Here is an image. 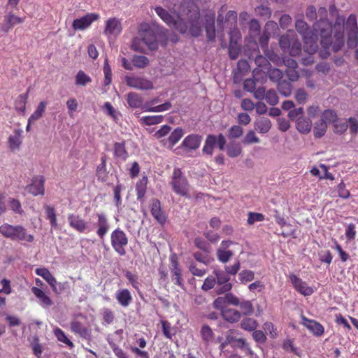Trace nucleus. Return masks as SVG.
<instances>
[{"label": "nucleus", "mask_w": 358, "mask_h": 358, "mask_svg": "<svg viewBox=\"0 0 358 358\" xmlns=\"http://www.w3.org/2000/svg\"><path fill=\"white\" fill-rule=\"evenodd\" d=\"M155 11L164 23L178 31L182 34L189 33L192 37L197 38L201 36L202 28L204 27L206 34L209 41L215 40L216 32L214 22L215 17L213 14H206L204 19L201 18V10L194 1L184 0L180 5V10L176 16L163 8H155Z\"/></svg>", "instance_id": "1"}, {"label": "nucleus", "mask_w": 358, "mask_h": 358, "mask_svg": "<svg viewBox=\"0 0 358 358\" xmlns=\"http://www.w3.org/2000/svg\"><path fill=\"white\" fill-rule=\"evenodd\" d=\"M315 31L321 38V45L326 56L330 55L329 48L332 47L334 52L339 51L344 45V31H338L331 36L333 27L327 19H322L314 24Z\"/></svg>", "instance_id": "2"}, {"label": "nucleus", "mask_w": 358, "mask_h": 358, "mask_svg": "<svg viewBox=\"0 0 358 358\" xmlns=\"http://www.w3.org/2000/svg\"><path fill=\"white\" fill-rule=\"evenodd\" d=\"M0 234L14 241L32 243L34 241V236L28 234L25 227L21 225L4 223L0 226Z\"/></svg>", "instance_id": "3"}, {"label": "nucleus", "mask_w": 358, "mask_h": 358, "mask_svg": "<svg viewBox=\"0 0 358 358\" xmlns=\"http://www.w3.org/2000/svg\"><path fill=\"white\" fill-rule=\"evenodd\" d=\"M296 29L303 36V43L306 45L307 49L312 52L318 50L316 38L319 36L313 27V31L309 29L308 25L303 20H296Z\"/></svg>", "instance_id": "4"}, {"label": "nucleus", "mask_w": 358, "mask_h": 358, "mask_svg": "<svg viewBox=\"0 0 358 358\" xmlns=\"http://www.w3.org/2000/svg\"><path fill=\"white\" fill-rule=\"evenodd\" d=\"M171 186L173 192L176 194L182 196L186 198H189L188 194L189 190V185L185 176H183L182 172L179 168H175L173 171Z\"/></svg>", "instance_id": "5"}, {"label": "nucleus", "mask_w": 358, "mask_h": 358, "mask_svg": "<svg viewBox=\"0 0 358 358\" xmlns=\"http://www.w3.org/2000/svg\"><path fill=\"white\" fill-rule=\"evenodd\" d=\"M67 222L70 227L80 234H89L95 229V223L85 221L79 215L69 214L67 215Z\"/></svg>", "instance_id": "6"}, {"label": "nucleus", "mask_w": 358, "mask_h": 358, "mask_svg": "<svg viewBox=\"0 0 358 358\" xmlns=\"http://www.w3.org/2000/svg\"><path fill=\"white\" fill-rule=\"evenodd\" d=\"M110 245L117 255L120 256L125 255V246L128 245V238L123 230L117 228L110 233Z\"/></svg>", "instance_id": "7"}, {"label": "nucleus", "mask_w": 358, "mask_h": 358, "mask_svg": "<svg viewBox=\"0 0 358 358\" xmlns=\"http://www.w3.org/2000/svg\"><path fill=\"white\" fill-rule=\"evenodd\" d=\"M348 34L347 44L349 48H354L357 45V17L355 14H350L345 20L344 28Z\"/></svg>", "instance_id": "8"}, {"label": "nucleus", "mask_w": 358, "mask_h": 358, "mask_svg": "<svg viewBox=\"0 0 358 358\" xmlns=\"http://www.w3.org/2000/svg\"><path fill=\"white\" fill-rule=\"evenodd\" d=\"M227 141L222 134L218 136L210 134L206 138L204 146L202 148V153L213 155V148L218 146L219 150H224Z\"/></svg>", "instance_id": "9"}, {"label": "nucleus", "mask_w": 358, "mask_h": 358, "mask_svg": "<svg viewBox=\"0 0 358 358\" xmlns=\"http://www.w3.org/2000/svg\"><path fill=\"white\" fill-rule=\"evenodd\" d=\"M142 38L139 39L138 38H134L132 41L131 48L132 50L135 51L141 52V50L138 47V43L140 41H142L143 43L146 45L150 50H157L158 47L157 36L152 31H145L141 34Z\"/></svg>", "instance_id": "10"}, {"label": "nucleus", "mask_w": 358, "mask_h": 358, "mask_svg": "<svg viewBox=\"0 0 358 358\" xmlns=\"http://www.w3.org/2000/svg\"><path fill=\"white\" fill-rule=\"evenodd\" d=\"M215 280L217 285L215 292L217 294H222L231 290L232 285L230 281V274H228L222 270H215Z\"/></svg>", "instance_id": "11"}, {"label": "nucleus", "mask_w": 358, "mask_h": 358, "mask_svg": "<svg viewBox=\"0 0 358 358\" xmlns=\"http://www.w3.org/2000/svg\"><path fill=\"white\" fill-rule=\"evenodd\" d=\"M125 80H127V85L131 88L139 90H149L153 89V83L143 77L127 76Z\"/></svg>", "instance_id": "12"}, {"label": "nucleus", "mask_w": 358, "mask_h": 358, "mask_svg": "<svg viewBox=\"0 0 358 358\" xmlns=\"http://www.w3.org/2000/svg\"><path fill=\"white\" fill-rule=\"evenodd\" d=\"M171 280L173 284L180 286L182 289H184L182 275L181 274L179 262L176 254H173L171 256Z\"/></svg>", "instance_id": "13"}, {"label": "nucleus", "mask_w": 358, "mask_h": 358, "mask_svg": "<svg viewBox=\"0 0 358 358\" xmlns=\"http://www.w3.org/2000/svg\"><path fill=\"white\" fill-rule=\"evenodd\" d=\"M289 281L292 282L293 287L297 291L298 293L303 296H311L314 293V289L308 286V284L303 281L296 274H289Z\"/></svg>", "instance_id": "14"}, {"label": "nucleus", "mask_w": 358, "mask_h": 358, "mask_svg": "<svg viewBox=\"0 0 358 358\" xmlns=\"http://www.w3.org/2000/svg\"><path fill=\"white\" fill-rule=\"evenodd\" d=\"M96 223L95 224V227H98L96 234L101 240H103L110 229L109 221H108V218L103 213H96Z\"/></svg>", "instance_id": "15"}, {"label": "nucleus", "mask_w": 358, "mask_h": 358, "mask_svg": "<svg viewBox=\"0 0 358 358\" xmlns=\"http://www.w3.org/2000/svg\"><path fill=\"white\" fill-rule=\"evenodd\" d=\"M99 17V14L87 13L84 17L73 20L72 24L73 29L74 30H84L90 26L92 22L98 20Z\"/></svg>", "instance_id": "16"}, {"label": "nucleus", "mask_w": 358, "mask_h": 358, "mask_svg": "<svg viewBox=\"0 0 358 358\" xmlns=\"http://www.w3.org/2000/svg\"><path fill=\"white\" fill-rule=\"evenodd\" d=\"M25 189L29 194L37 196L44 195V178L43 176H35L31 183L26 186Z\"/></svg>", "instance_id": "17"}, {"label": "nucleus", "mask_w": 358, "mask_h": 358, "mask_svg": "<svg viewBox=\"0 0 358 358\" xmlns=\"http://www.w3.org/2000/svg\"><path fill=\"white\" fill-rule=\"evenodd\" d=\"M240 333L238 331L231 329L227 331L226 334V341L222 343L220 345V349L223 350L224 346L227 344L235 343L238 348L244 347L246 344L244 338H240Z\"/></svg>", "instance_id": "18"}, {"label": "nucleus", "mask_w": 358, "mask_h": 358, "mask_svg": "<svg viewBox=\"0 0 358 358\" xmlns=\"http://www.w3.org/2000/svg\"><path fill=\"white\" fill-rule=\"evenodd\" d=\"M202 137L198 134H190L184 138L180 148L186 150L187 152L195 150L199 148Z\"/></svg>", "instance_id": "19"}, {"label": "nucleus", "mask_w": 358, "mask_h": 358, "mask_svg": "<svg viewBox=\"0 0 358 358\" xmlns=\"http://www.w3.org/2000/svg\"><path fill=\"white\" fill-rule=\"evenodd\" d=\"M122 31V25L120 20L112 17L106 20V28L103 30V34L110 37L112 36H116L120 34Z\"/></svg>", "instance_id": "20"}, {"label": "nucleus", "mask_w": 358, "mask_h": 358, "mask_svg": "<svg viewBox=\"0 0 358 358\" xmlns=\"http://www.w3.org/2000/svg\"><path fill=\"white\" fill-rule=\"evenodd\" d=\"M150 213L154 219L161 224H165L166 217L162 211L161 202L157 199H153L150 203Z\"/></svg>", "instance_id": "21"}, {"label": "nucleus", "mask_w": 358, "mask_h": 358, "mask_svg": "<svg viewBox=\"0 0 358 358\" xmlns=\"http://www.w3.org/2000/svg\"><path fill=\"white\" fill-rule=\"evenodd\" d=\"M127 101L129 107L133 109H147V105H143V99L141 95L134 92H129L127 95Z\"/></svg>", "instance_id": "22"}, {"label": "nucleus", "mask_w": 358, "mask_h": 358, "mask_svg": "<svg viewBox=\"0 0 358 358\" xmlns=\"http://www.w3.org/2000/svg\"><path fill=\"white\" fill-rule=\"evenodd\" d=\"M269 40V34L267 31H264L262 34H261L259 37V45L261 48H262L264 53H266V57L270 59L271 62H275L278 59V56L277 54L270 52L268 50V43Z\"/></svg>", "instance_id": "23"}, {"label": "nucleus", "mask_w": 358, "mask_h": 358, "mask_svg": "<svg viewBox=\"0 0 358 358\" xmlns=\"http://www.w3.org/2000/svg\"><path fill=\"white\" fill-rule=\"evenodd\" d=\"M303 325L306 327L309 331L312 332L316 336H320L324 333V327L319 322L313 320H309L303 316Z\"/></svg>", "instance_id": "24"}, {"label": "nucleus", "mask_w": 358, "mask_h": 358, "mask_svg": "<svg viewBox=\"0 0 358 358\" xmlns=\"http://www.w3.org/2000/svg\"><path fill=\"white\" fill-rule=\"evenodd\" d=\"M115 296H116L118 304L123 308H127L132 301V296L128 289H123L117 291Z\"/></svg>", "instance_id": "25"}, {"label": "nucleus", "mask_w": 358, "mask_h": 358, "mask_svg": "<svg viewBox=\"0 0 358 358\" xmlns=\"http://www.w3.org/2000/svg\"><path fill=\"white\" fill-rule=\"evenodd\" d=\"M113 155L114 157L122 162L127 159L129 154L125 148V142H116L113 144Z\"/></svg>", "instance_id": "26"}, {"label": "nucleus", "mask_w": 358, "mask_h": 358, "mask_svg": "<svg viewBox=\"0 0 358 358\" xmlns=\"http://www.w3.org/2000/svg\"><path fill=\"white\" fill-rule=\"evenodd\" d=\"M32 293L39 299L40 305L44 308H48L52 304L51 299L43 291L42 289L37 287L31 288Z\"/></svg>", "instance_id": "27"}, {"label": "nucleus", "mask_w": 358, "mask_h": 358, "mask_svg": "<svg viewBox=\"0 0 358 358\" xmlns=\"http://www.w3.org/2000/svg\"><path fill=\"white\" fill-rule=\"evenodd\" d=\"M70 327H71V330L73 332L80 335V337L85 338V340H88L90 338H91V331L85 327V326L83 325L80 322L74 321L71 322Z\"/></svg>", "instance_id": "28"}, {"label": "nucleus", "mask_w": 358, "mask_h": 358, "mask_svg": "<svg viewBox=\"0 0 358 358\" xmlns=\"http://www.w3.org/2000/svg\"><path fill=\"white\" fill-rule=\"evenodd\" d=\"M4 20H6V24L3 26L2 30L3 31L8 32L14 25L22 23L24 20L10 13L4 16Z\"/></svg>", "instance_id": "29"}, {"label": "nucleus", "mask_w": 358, "mask_h": 358, "mask_svg": "<svg viewBox=\"0 0 358 358\" xmlns=\"http://www.w3.org/2000/svg\"><path fill=\"white\" fill-rule=\"evenodd\" d=\"M241 313L234 309L226 308L221 310V316L227 322L234 323L238 321L241 318Z\"/></svg>", "instance_id": "30"}, {"label": "nucleus", "mask_w": 358, "mask_h": 358, "mask_svg": "<svg viewBox=\"0 0 358 358\" xmlns=\"http://www.w3.org/2000/svg\"><path fill=\"white\" fill-rule=\"evenodd\" d=\"M296 122V129L303 134H308L311 130L312 122L308 117H299Z\"/></svg>", "instance_id": "31"}, {"label": "nucleus", "mask_w": 358, "mask_h": 358, "mask_svg": "<svg viewBox=\"0 0 358 358\" xmlns=\"http://www.w3.org/2000/svg\"><path fill=\"white\" fill-rule=\"evenodd\" d=\"M268 59L269 60L268 57L261 55H257L255 57V64L257 68L253 71V73L256 74L259 71L265 72L266 70H268L271 66Z\"/></svg>", "instance_id": "32"}, {"label": "nucleus", "mask_w": 358, "mask_h": 358, "mask_svg": "<svg viewBox=\"0 0 358 358\" xmlns=\"http://www.w3.org/2000/svg\"><path fill=\"white\" fill-rule=\"evenodd\" d=\"M292 85L289 81L281 80L278 83V90L280 95L289 97L292 92Z\"/></svg>", "instance_id": "33"}, {"label": "nucleus", "mask_w": 358, "mask_h": 358, "mask_svg": "<svg viewBox=\"0 0 358 358\" xmlns=\"http://www.w3.org/2000/svg\"><path fill=\"white\" fill-rule=\"evenodd\" d=\"M147 177L143 176V178L136 182V198H138V201H141L144 197L145 194L146 193L147 189Z\"/></svg>", "instance_id": "34"}, {"label": "nucleus", "mask_w": 358, "mask_h": 358, "mask_svg": "<svg viewBox=\"0 0 358 358\" xmlns=\"http://www.w3.org/2000/svg\"><path fill=\"white\" fill-rule=\"evenodd\" d=\"M184 135L183 129L178 127L171 131V135L168 138V143L170 146L173 147L177 144L180 139L182 138Z\"/></svg>", "instance_id": "35"}, {"label": "nucleus", "mask_w": 358, "mask_h": 358, "mask_svg": "<svg viewBox=\"0 0 358 358\" xmlns=\"http://www.w3.org/2000/svg\"><path fill=\"white\" fill-rule=\"evenodd\" d=\"M47 107L46 101H41L39 104L37 105L36 110L33 112L32 115L29 117V122H33L41 119L43 113L45 112V108Z\"/></svg>", "instance_id": "36"}, {"label": "nucleus", "mask_w": 358, "mask_h": 358, "mask_svg": "<svg viewBox=\"0 0 358 358\" xmlns=\"http://www.w3.org/2000/svg\"><path fill=\"white\" fill-rule=\"evenodd\" d=\"M45 214H46L47 219L50 220V224L52 228L56 229L57 226V219L55 214V207L51 206L48 204L44 205Z\"/></svg>", "instance_id": "37"}, {"label": "nucleus", "mask_w": 358, "mask_h": 358, "mask_svg": "<svg viewBox=\"0 0 358 358\" xmlns=\"http://www.w3.org/2000/svg\"><path fill=\"white\" fill-rule=\"evenodd\" d=\"M29 95V90L25 94H21L15 100V109L17 112L24 113L26 109V103L27 100V96Z\"/></svg>", "instance_id": "38"}, {"label": "nucleus", "mask_w": 358, "mask_h": 358, "mask_svg": "<svg viewBox=\"0 0 358 358\" xmlns=\"http://www.w3.org/2000/svg\"><path fill=\"white\" fill-rule=\"evenodd\" d=\"M271 122L267 117H262L256 121L255 128L260 133L266 134L271 129Z\"/></svg>", "instance_id": "39"}, {"label": "nucleus", "mask_w": 358, "mask_h": 358, "mask_svg": "<svg viewBox=\"0 0 358 358\" xmlns=\"http://www.w3.org/2000/svg\"><path fill=\"white\" fill-rule=\"evenodd\" d=\"M91 82V77L85 73L84 71L80 70L78 71L76 76V85L79 87H85V85Z\"/></svg>", "instance_id": "40"}, {"label": "nucleus", "mask_w": 358, "mask_h": 358, "mask_svg": "<svg viewBox=\"0 0 358 358\" xmlns=\"http://www.w3.org/2000/svg\"><path fill=\"white\" fill-rule=\"evenodd\" d=\"M319 121L326 124H333L338 121L336 113L332 109H327L322 114V118Z\"/></svg>", "instance_id": "41"}, {"label": "nucleus", "mask_w": 358, "mask_h": 358, "mask_svg": "<svg viewBox=\"0 0 358 358\" xmlns=\"http://www.w3.org/2000/svg\"><path fill=\"white\" fill-rule=\"evenodd\" d=\"M22 132L21 129L15 130L14 134L8 137V144H10V148L12 150L18 148L21 145Z\"/></svg>", "instance_id": "42"}, {"label": "nucleus", "mask_w": 358, "mask_h": 358, "mask_svg": "<svg viewBox=\"0 0 358 358\" xmlns=\"http://www.w3.org/2000/svg\"><path fill=\"white\" fill-rule=\"evenodd\" d=\"M36 274L43 277L50 285L55 284L56 279L53 275L51 274L50 271L48 268H40L36 269Z\"/></svg>", "instance_id": "43"}, {"label": "nucleus", "mask_w": 358, "mask_h": 358, "mask_svg": "<svg viewBox=\"0 0 358 358\" xmlns=\"http://www.w3.org/2000/svg\"><path fill=\"white\" fill-rule=\"evenodd\" d=\"M139 121L144 125H155L163 121V116L162 115L145 116L140 118Z\"/></svg>", "instance_id": "44"}, {"label": "nucleus", "mask_w": 358, "mask_h": 358, "mask_svg": "<svg viewBox=\"0 0 358 358\" xmlns=\"http://www.w3.org/2000/svg\"><path fill=\"white\" fill-rule=\"evenodd\" d=\"M241 327L246 331H254L257 327V322L253 318L245 317L241 320Z\"/></svg>", "instance_id": "45"}, {"label": "nucleus", "mask_w": 358, "mask_h": 358, "mask_svg": "<svg viewBox=\"0 0 358 358\" xmlns=\"http://www.w3.org/2000/svg\"><path fill=\"white\" fill-rule=\"evenodd\" d=\"M149 59L143 55H135L133 56L131 62L136 68L143 69L149 64Z\"/></svg>", "instance_id": "46"}, {"label": "nucleus", "mask_w": 358, "mask_h": 358, "mask_svg": "<svg viewBox=\"0 0 358 358\" xmlns=\"http://www.w3.org/2000/svg\"><path fill=\"white\" fill-rule=\"evenodd\" d=\"M217 259L220 261V262L222 264H227L228 261L231 259V257L234 255V253L231 250H227L224 249L219 248L216 252Z\"/></svg>", "instance_id": "47"}, {"label": "nucleus", "mask_w": 358, "mask_h": 358, "mask_svg": "<svg viewBox=\"0 0 358 358\" xmlns=\"http://www.w3.org/2000/svg\"><path fill=\"white\" fill-rule=\"evenodd\" d=\"M96 176H98L99 180H105L106 178V156L103 155L101 157V164L96 166Z\"/></svg>", "instance_id": "48"}, {"label": "nucleus", "mask_w": 358, "mask_h": 358, "mask_svg": "<svg viewBox=\"0 0 358 358\" xmlns=\"http://www.w3.org/2000/svg\"><path fill=\"white\" fill-rule=\"evenodd\" d=\"M201 335L202 341H203L206 343H209L213 341V332L212 329L208 324H204L202 326L201 329Z\"/></svg>", "instance_id": "49"}, {"label": "nucleus", "mask_w": 358, "mask_h": 358, "mask_svg": "<svg viewBox=\"0 0 358 358\" xmlns=\"http://www.w3.org/2000/svg\"><path fill=\"white\" fill-rule=\"evenodd\" d=\"M255 279V273L253 271L248 269L243 270L238 273V280L241 284H246L249 282L253 281Z\"/></svg>", "instance_id": "50"}, {"label": "nucleus", "mask_w": 358, "mask_h": 358, "mask_svg": "<svg viewBox=\"0 0 358 358\" xmlns=\"http://www.w3.org/2000/svg\"><path fill=\"white\" fill-rule=\"evenodd\" d=\"M238 306L241 308L243 315L249 316L253 313V306L250 301L242 300Z\"/></svg>", "instance_id": "51"}, {"label": "nucleus", "mask_w": 358, "mask_h": 358, "mask_svg": "<svg viewBox=\"0 0 358 358\" xmlns=\"http://www.w3.org/2000/svg\"><path fill=\"white\" fill-rule=\"evenodd\" d=\"M241 151V147L235 143H230L227 146V153L230 157L234 158L238 157Z\"/></svg>", "instance_id": "52"}, {"label": "nucleus", "mask_w": 358, "mask_h": 358, "mask_svg": "<svg viewBox=\"0 0 358 358\" xmlns=\"http://www.w3.org/2000/svg\"><path fill=\"white\" fill-rule=\"evenodd\" d=\"M282 349L285 352H290L295 354L298 357L301 356V350L300 348L294 346L292 340H286L282 343Z\"/></svg>", "instance_id": "53"}, {"label": "nucleus", "mask_w": 358, "mask_h": 358, "mask_svg": "<svg viewBox=\"0 0 358 358\" xmlns=\"http://www.w3.org/2000/svg\"><path fill=\"white\" fill-rule=\"evenodd\" d=\"M327 123L318 121L315 123L314 127V135L315 138H320L325 134L327 131Z\"/></svg>", "instance_id": "54"}, {"label": "nucleus", "mask_w": 358, "mask_h": 358, "mask_svg": "<svg viewBox=\"0 0 358 358\" xmlns=\"http://www.w3.org/2000/svg\"><path fill=\"white\" fill-rule=\"evenodd\" d=\"M266 71H267L268 73V78L271 79V81H273V82H279V81H281L282 80V71L278 69H271V68H268V70H266Z\"/></svg>", "instance_id": "55"}, {"label": "nucleus", "mask_w": 358, "mask_h": 358, "mask_svg": "<svg viewBox=\"0 0 358 358\" xmlns=\"http://www.w3.org/2000/svg\"><path fill=\"white\" fill-rule=\"evenodd\" d=\"M110 349L117 358H129L127 352L118 347V345L113 341H108Z\"/></svg>", "instance_id": "56"}, {"label": "nucleus", "mask_w": 358, "mask_h": 358, "mask_svg": "<svg viewBox=\"0 0 358 358\" xmlns=\"http://www.w3.org/2000/svg\"><path fill=\"white\" fill-rule=\"evenodd\" d=\"M8 203L10 205V208L12 211L15 213L20 215L23 213L21 203L18 199H15V198H8Z\"/></svg>", "instance_id": "57"}, {"label": "nucleus", "mask_w": 358, "mask_h": 358, "mask_svg": "<svg viewBox=\"0 0 358 358\" xmlns=\"http://www.w3.org/2000/svg\"><path fill=\"white\" fill-rule=\"evenodd\" d=\"M292 41H296V39L289 38L288 35H282L279 38V45L283 51H287L292 44Z\"/></svg>", "instance_id": "58"}, {"label": "nucleus", "mask_w": 358, "mask_h": 358, "mask_svg": "<svg viewBox=\"0 0 358 358\" xmlns=\"http://www.w3.org/2000/svg\"><path fill=\"white\" fill-rule=\"evenodd\" d=\"M194 245L196 246L197 248L203 250L206 254H208L210 252V245L205 240H203L201 237L195 238L194 239Z\"/></svg>", "instance_id": "59"}, {"label": "nucleus", "mask_w": 358, "mask_h": 358, "mask_svg": "<svg viewBox=\"0 0 358 358\" xmlns=\"http://www.w3.org/2000/svg\"><path fill=\"white\" fill-rule=\"evenodd\" d=\"M345 238L348 241H352L356 237V227L355 224H348L345 231Z\"/></svg>", "instance_id": "60"}, {"label": "nucleus", "mask_w": 358, "mask_h": 358, "mask_svg": "<svg viewBox=\"0 0 358 358\" xmlns=\"http://www.w3.org/2000/svg\"><path fill=\"white\" fill-rule=\"evenodd\" d=\"M264 99H265L266 102L271 106H275L278 103V94L273 90H268L266 92V96H264Z\"/></svg>", "instance_id": "61"}, {"label": "nucleus", "mask_w": 358, "mask_h": 358, "mask_svg": "<svg viewBox=\"0 0 358 358\" xmlns=\"http://www.w3.org/2000/svg\"><path fill=\"white\" fill-rule=\"evenodd\" d=\"M240 52V46L238 43H229L228 46V54L231 60H235L238 57Z\"/></svg>", "instance_id": "62"}, {"label": "nucleus", "mask_w": 358, "mask_h": 358, "mask_svg": "<svg viewBox=\"0 0 358 358\" xmlns=\"http://www.w3.org/2000/svg\"><path fill=\"white\" fill-rule=\"evenodd\" d=\"M162 329L165 338L169 339L172 338L173 336L174 335V332H173L171 324L169 321H162Z\"/></svg>", "instance_id": "63"}, {"label": "nucleus", "mask_w": 358, "mask_h": 358, "mask_svg": "<svg viewBox=\"0 0 358 358\" xmlns=\"http://www.w3.org/2000/svg\"><path fill=\"white\" fill-rule=\"evenodd\" d=\"M264 215L260 213H248V224L249 225L254 224L257 222H263Z\"/></svg>", "instance_id": "64"}]
</instances>
